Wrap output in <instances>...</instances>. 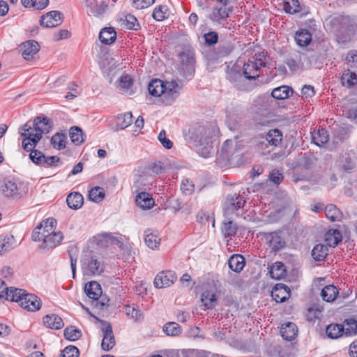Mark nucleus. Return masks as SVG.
Returning <instances> with one entry per match:
<instances>
[{
	"instance_id": "obj_29",
	"label": "nucleus",
	"mask_w": 357,
	"mask_h": 357,
	"mask_svg": "<svg viewBox=\"0 0 357 357\" xmlns=\"http://www.w3.org/2000/svg\"><path fill=\"white\" fill-rule=\"evenodd\" d=\"M295 40L298 45L301 47H306L312 40V35L307 30L301 29V31H296Z\"/></svg>"
},
{
	"instance_id": "obj_51",
	"label": "nucleus",
	"mask_w": 357,
	"mask_h": 357,
	"mask_svg": "<svg viewBox=\"0 0 357 357\" xmlns=\"http://www.w3.org/2000/svg\"><path fill=\"white\" fill-rule=\"evenodd\" d=\"M344 334L347 336L354 335L357 333V321L349 319L344 321Z\"/></svg>"
},
{
	"instance_id": "obj_62",
	"label": "nucleus",
	"mask_w": 357,
	"mask_h": 357,
	"mask_svg": "<svg viewBox=\"0 0 357 357\" xmlns=\"http://www.w3.org/2000/svg\"><path fill=\"white\" fill-rule=\"evenodd\" d=\"M79 355V349L75 346L70 345L61 351V357H78Z\"/></svg>"
},
{
	"instance_id": "obj_39",
	"label": "nucleus",
	"mask_w": 357,
	"mask_h": 357,
	"mask_svg": "<svg viewBox=\"0 0 357 357\" xmlns=\"http://www.w3.org/2000/svg\"><path fill=\"white\" fill-rule=\"evenodd\" d=\"M325 213L326 217L332 222L340 221L343 215L335 205L329 204L325 208Z\"/></svg>"
},
{
	"instance_id": "obj_28",
	"label": "nucleus",
	"mask_w": 357,
	"mask_h": 357,
	"mask_svg": "<svg viewBox=\"0 0 357 357\" xmlns=\"http://www.w3.org/2000/svg\"><path fill=\"white\" fill-rule=\"evenodd\" d=\"M165 82L155 79L150 82L148 90L151 95L155 97H160L163 91Z\"/></svg>"
},
{
	"instance_id": "obj_12",
	"label": "nucleus",
	"mask_w": 357,
	"mask_h": 357,
	"mask_svg": "<svg viewBox=\"0 0 357 357\" xmlns=\"http://www.w3.org/2000/svg\"><path fill=\"white\" fill-rule=\"evenodd\" d=\"M63 22V14L57 10H52L41 17L40 25L45 27H54Z\"/></svg>"
},
{
	"instance_id": "obj_19",
	"label": "nucleus",
	"mask_w": 357,
	"mask_h": 357,
	"mask_svg": "<svg viewBox=\"0 0 357 357\" xmlns=\"http://www.w3.org/2000/svg\"><path fill=\"white\" fill-rule=\"evenodd\" d=\"M282 337L288 341L294 340L298 333L296 325L292 322H287L282 325L280 328Z\"/></svg>"
},
{
	"instance_id": "obj_14",
	"label": "nucleus",
	"mask_w": 357,
	"mask_h": 357,
	"mask_svg": "<svg viewBox=\"0 0 357 357\" xmlns=\"http://www.w3.org/2000/svg\"><path fill=\"white\" fill-rule=\"evenodd\" d=\"M87 7V13L93 16L103 14L107 8V5L101 0H84Z\"/></svg>"
},
{
	"instance_id": "obj_55",
	"label": "nucleus",
	"mask_w": 357,
	"mask_h": 357,
	"mask_svg": "<svg viewBox=\"0 0 357 357\" xmlns=\"http://www.w3.org/2000/svg\"><path fill=\"white\" fill-rule=\"evenodd\" d=\"M29 151H31L29 158L34 164L37 165H43V160L45 158V155L43 152L35 149V148L29 150Z\"/></svg>"
},
{
	"instance_id": "obj_33",
	"label": "nucleus",
	"mask_w": 357,
	"mask_h": 357,
	"mask_svg": "<svg viewBox=\"0 0 357 357\" xmlns=\"http://www.w3.org/2000/svg\"><path fill=\"white\" fill-rule=\"evenodd\" d=\"M302 56L303 55L300 52H296L291 54L287 59L285 63L289 66V69L292 72L297 71L300 68L302 64Z\"/></svg>"
},
{
	"instance_id": "obj_50",
	"label": "nucleus",
	"mask_w": 357,
	"mask_h": 357,
	"mask_svg": "<svg viewBox=\"0 0 357 357\" xmlns=\"http://www.w3.org/2000/svg\"><path fill=\"white\" fill-rule=\"evenodd\" d=\"M63 335L66 340L75 341L81 337L82 332L75 326H71L65 328Z\"/></svg>"
},
{
	"instance_id": "obj_38",
	"label": "nucleus",
	"mask_w": 357,
	"mask_h": 357,
	"mask_svg": "<svg viewBox=\"0 0 357 357\" xmlns=\"http://www.w3.org/2000/svg\"><path fill=\"white\" fill-rule=\"evenodd\" d=\"M292 93L293 90L291 87L282 86L274 89L271 93V96L275 99L284 100L289 98Z\"/></svg>"
},
{
	"instance_id": "obj_48",
	"label": "nucleus",
	"mask_w": 357,
	"mask_h": 357,
	"mask_svg": "<svg viewBox=\"0 0 357 357\" xmlns=\"http://www.w3.org/2000/svg\"><path fill=\"white\" fill-rule=\"evenodd\" d=\"M66 136L64 134L56 133L51 138V144L54 149H63L66 147Z\"/></svg>"
},
{
	"instance_id": "obj_49",
	"label": "nucleus",
	"mask_w": 357,
	"mask_h": 357,
	"mask_svg": "<svg viewBox=\"0 0 357 357\" xmlns=\"http://www.w3.org/2000/svg\"><path fill=\"white\" fill-rule=\"evenodd\" d=\"M227 78L231 82H233L235 86L238 88H241V82L242 81L243 77L241 72L235 68H231L227 73Z\"/></svg>"
},
{
	"instance_id": "obj_15",
	"label": "nucleus",
	"mask_w": 357,
	"mask_h": 357,
	"mask_svg": "<svg viewBox=\"0 0 357 357\" xmlns=\"http://www.w3.org/2000/svg\"><path fill=\"white\" fill-rule=\"evenodd\" d=\"M271 296L277 303H282L290 296L289 288L284 284H277L271 291Z\"/></svg>"
},
{
	"instance_id": "obj_35",
	"label": "nucleus",
	"mask_w": 357,
	"mask_h": 357,
	"mask_svg": "<svg viewBox=\"0 0 357 357\" xmlns=\"http://www.w3.org/2000/svg\"><path fill=\"white\" fill-rule=\"evenodd\" d=\"M201 301L208 309L215 307L218 303L216 295L210 291H206L202 293Z\"/></svg>"
},
{
	"instance_id": "obj_8",
	"label": "nucleus",
	"mask_w": 357,
	"mask_h": 357,
	"mask_svg": "<svg viewBox=\"0 0 357 357\" xmlns=\"http://www.w3.org/2000/svg\"><path fill=\"white\" fill-rule=\"evenodd\" d=\"M82 271L84 275H100L103 272V266L95 257H91L88 261L85 259L83 261Z\"/></svg>"
},
{
	"instance_id": "obj_10",
	"label": "nucleus",
	"mask_w": 357,
	"mask_h": 357,
	"mask_svg": "<svg viewBox=\"0 0 357 357\" xmlns=\"http://www.w3.org/2000/svg\"><path fill=\"white\" fill-rule=\"evenodd\" d=\"M245 200L239 195H230L227 197L225 203V215L238 210L244 206Z\"/></svg>"
},
{
	"instance_id": "obj_1",
	"label": "nucleus",
	"mask_w": 357,
	"mask_h": 357,
	"mask_svg": "<svg viewBox=\"0 0 357 357\" xmlns=\"http://www.w3.org/2000/svg\"><path fill=\"white\" fill-rule=\"evenodd\" d=\"M56 221L54 218H47L37 225L31 235L33 241L41 242L39 248L43 250H52L61 243L63 236L61 231H55Z\"/></svg>"
},
{
	"instance_id": "obj_24",
	"label": "nucleus",
	"mask_w": 357,
	"mask_h": 357,
	"mask_svg": "<svg viewBox=\"0 0 357 357\" xmlns=\"http://www.w3.org/2000/svg\"><path fill=\"white\" fill-rule=\"evenodd\" d=\"M228 264L230 269L239 273L245 266V258L241 255H234L229 259Z\"/></svg>"
},
{
	"instance_id": "obj_4",
	"label": "nucleus",
	"mask_w": 357,
	"mask_h": 357,
	"mask_svg": "<svg viewBox=\"0 0 357 357\" xmlns=\"http://www.w3.org/2000/svg\"><path fill=\"white\" fill-rule=\"evenodd\" d=\"M13 291L11 301L18 303L22 308L31 312L38 311L40 308L41 301L36 295L28 294L22 289Z\"/></svg>"
},
{
	"instance_id": "obj_63",
	"label": "nucleus",
	"mask_w": 357,
	"mask_h": 357,
	"mask_svg": "<svg viewBox=\"0 0 357 357\" xmlns=\"http://www.w3.org/2000/svg\"><path fill=\"white\" fill-rule=\"evenodd\" d=\"M119 87L128 90L132 85L133 81L129 75H123L119 79Z\"/></svg>"
},
{
	"instance_id": "obj_46",
	"label": "nucleus",
	"mask_w": 357,
	"mask_h": 357,
	"mask_svg": "<svg viewBox=\"0 0 357 357\" xmlns=\"http://www.w3.org/2000/svg\"><path fill=\"white\" fill-rule=\"evenodd\" d=\"M105 190L100 187H94L89 192V198L90 200L96 203H99L105 197Z\"/></svg>"
},
{
	"instance_id": "obj_57",
	"label": "nucleus",
	"mask_w": 357,
	"mask_h": 357,
	"mask_svg": "<svg viewBox=\"0 0 357 357\" xmlns=\"http://www.w3.org/2000/svg\"><path fill=\"white\" fill-rule=\"evenodd\" d=\"M123 24L128 29L137 30L139 28L137 18L130 14L126 15Z\"/></svg>"
},
{
	"instance_id": "obj_5",
	"label": "nucleus",
	"mask_w": 357,
	"mask_h": 357,
	"mask_svg": "<svg viewBox=\"0 0 357 357\" xmlns=\"http://www.w3.org/2000/svg\"><path fill=\"white\" fill-rule=\"evenodd\" d=\"M255 60H249L243 65V75L248 80H255L261 73V68L265 67L266 61L262 59L264 56L262 54L257 55Z\"/></svg>"
},
{
	"instance_id": "obj_45",
	"label": "nucleus",
	"mask_w": 357,
	"mask_h": 357,
	"mask_svg": "<svg viewBox=\"0 0 357 357\" xmlns=\"http://www.w3.org/2000/svg\"><path fill=\"white\" fill-rule=\"evenodd\" d=\"M328 139L327 132L324 129L319 130L317 132H314L312 135V140L319 146L326 144Z\"/></svg>"
},
{
	"instance_id": "obj_9",
	"label": "nucleus",
	"mask_w": 357,
	"mask_h": 357,
	"mask_svg": "<svg viewBox=\"0 0 357 357\" xmlns=\"http://www.w3.org/2000/svg\"><path fill=\"white\" fill-rule=\"evenodd\" d=\"M176 279L177 277L174 271H162L155 276L154 285L156 288H165L173 284Z\"/></svg>"
},
{
	"instance_id": "obj_43",
	"label": "nucleus",
	"mask_w": 357,
	"mask_h": 357,
	"mask_svg": "<svg viewBox=\"0 0 357 357\" xmlns=\"http://www.w3.org/2000/svg\"><path fill=\"white\" fill-rule=\"evenodd\" d=\"M132 122V114L131 112L121 114L117 116L116 127L123 130L128 127Z\"/></svg>"
},
{
	"instance_id": "obj_58",
	"label": "nucleus",
	"mask_w": 357,
	"mask_h": 357,
	"mask_svg": "<svg viewBox=\"0 0 357 357\" xmlns=\"http://www.w3.org/2000/svg\"><path fill=\"white\" fill-rule=\"evenodd\" d=\"M234 50V46L230 43H225L220 45L217 50L216 54L218 58L227 56Z\"/></svg>"
},
{
	"instance_id": "obj_42",
	"label": "nucleus",
	"mask_w": 357,
	"mask_h": 357,
	"mask_svg": "<svg viewBox=\"0 0 357 357\" xmlns=\"http://www.w3.org/2000/svg\"><path fill=\"white\" fill-rule=\"evenodd\" d=\"M234 142L231 139H227L225 142L221 149V153L224 159L229 160L234 155L236 147Z\"/></svg>"
},
{
	"instance_id": "obj_47",
	"label": "nucleus",
	"mask_w": 357,
	"mask_h": 357,
	"mask_svg": "<svg viewBox=\"0 0 357 357\" xmlns=\"http://www.w3.org/2000/svg\"><path fill=\"white\" fill-rule=\"evenodd\" d=\"M69 135L73 143L79 145L84 142L83 132L81 128L73 126L70 129Z\"/></svg>"
},
{
	"instance_id": "obj_44",
	"label": "nucleus",
	"mask_w": 357,
	"mask_h": 357,
	"mask_svg": "<svg viewBox=\"0 0 357 357\" xmlns=\"http://www.w3.org/2000/svg\"><path fill=\"white\" fill-rule=\"evenodd\" d=\"M163 331L168 336H178L182 332L181 326L176 322H169L164 325Z\"/></svg>"
},
{
	"instance_id": "obj_34",
	"label": "nucleus",
	"mask_w": 357,
	"mask_h": 357,
	"mask_svg": "<svg viewBox=\"0 0 357 357\" xmlns=\"http://www.w3.org/2000/svg\"><path fill=\"white\" fill-rule=\"evenodd\" d=\"M344 326L338 324H331L326 327V333L329 338L337 339L344 334Z\"/></svg>"
},
{
	"instance_id": "obj_54",
	"label": "nucleus",
	"mask_w": 357,
	"mask_h": 357,
	"mask_svg": "<svg viewBox=\"0 0 357 357\" xmlns=\"http://www.w3.org/2000/svg\"><path fill=\"white\" fill-rule=\"evenodd\" d=\"M17 288L10 287L8 288L4 282L0 280V299L5 298L7 301H11L12 296L14 295V291Z\"/></svg>"
},
{
	"instance_id": "obj_61",
	"label": "nucleus",
	"mask_w": 357,
	"mask_h": 357,
	"mask_svg": "<svg viewBox=\"0 0 357 357\" xmlns=\"http://www.w3.org/2000/svg\"><path fill=\"white\" fill-rule=\"evenodd\" d=\"M153 183V178L149 173L144 174L142 176H140L139 179L135 182L137 186L144 185L145 188H149L150 185H152Z\"/></svg>"
},
{
	"instance_id": "obj_21",
	"label": "nucleus",
	"mask_w": 357,
	"mask_h": 357,
	"mask_svg": "<svg viewBox=\"0 0 357 357\" xmlns=\"http://www.w3.org/2000/svg\"><path fill=\"white\" fill-rule=\"evenodd\" d=\"M43 323L45 326L56 330L61 328L64 325L62 319L55 314L45 316L43 317Z\"/></svg>"
},
{
	"instance_id": "obj_32",
	"label": "nucleus",
	"mask_w": 357,
	"mask_h": 357,
	"mask_svg": "<svg viewBox=\"0 0 357 357\" xmlns=\"http://www.w3.org/2000/svg\"><path fill=\"white\" fill-rule=\"evenodd\" d=\"M328 248L327 245L319 243L312 250V257L315 261H323L328 255Z\"/></svg>"
},
{
	"instance_id": "obj_22",
	"label": "nucleus",
	"mask_w": 357,
	"mask_h": 357,
	"mask_svg": "<svg viewBox=\"0 0 357 357\" xmlns=\"http://www.w3.org/2000/svg\"><path fill=\"white\" fill-rule=\"evenodd\" d=\"M237 230V225L229 218L225 217L221 227V231L224 237L226 238L234 236Z\"/></svg>"
},
{
	"instance_id": "obj_30",
	"label": "nucleus",
	"mask_w": 357,
	"mask_h": 357,
	"mask_svg": "<svg viewBox=\"0 0 357 357\" xmlns=\"http://www.w3.org/2000/svg\"><path fill=\"white\" fill-rule=\"evenodd\" d=\"M282 132L279 129H272L267 132L266 139L270 145L278 146L282 142Z\"/></svg>"
},
{
	"instance_id": "obj_20",
	"label": "nucleus",
	"mask_w": 357,
	"mask_h": 357,
	"mask_svg": "<svg viewBox=\"0 0 357 357\" xmlns=\"http://www.w3.org/2000/svg\"><path fill=\"white\" fill-rule=\"evenodd\" d=\"M84 291L89 298L96 301L102 294V288L98 282L91 281L86 284Z\"/></svg>"
},
{
	"instance_id": "obj_60",
	"label": "nucleus",
	"mask_w": 357,
	"mask_h": 357,
	"mask_svg": "<svg viewBox=\"0 0 357 357\" xmlns=\"http://www.w3.org/2000/svg\"><path fill=\"white\" fill-rule=\"evenodd\" d=\"M167 8L165 6L156 7L153 12V17L157 21H162L166 17Z\"/></svg>"
},
{
	"instance_id": "obj_3",
	"label": "nucleus",
	"mask_w": 357,
	"mask_h": 357,
	"mask_svg": "<svg viewBox=\"0 0 357 357\" xmlns=\"http://www.w3.org/2000/svg\"><path fill=\"white\" fill-rule=\"evenodd\" d=\"M190 139L197 149L198 153L204 158L211 155L213 151V137L214 130L212 128L197 126L190 130Z\"/></svg>"
},
{
	"instance_id": "obj_59",
	"label": "nucleus",
	"mask_w": 357,
	"mask_h": 357,
	"mask_svg": "<svg viewBox=\"0 0 357 357\" xmlns=\"http://www.w3.org/2000/svg\"><path fill=\"white\" fill-rule=\"evenodd\" d=\"M124 310L125 313L128 316L130 317L131 318L134 319L136 321L139 320L142 318V314L140 313L138 307H135L134 305H126L124 307Z\"/></svg>"
},
{
	"instance_id": "obj_52",
	"label": "nucleus",
	"mask_w": 357,
	"mask_h": 357,
	"mask_svg": "<svg viewBox=\"0 0 357 357\" xmlns=\"http://www.w3.org/2000/svg\"><path fill=\"white\" fill-rule=\"evenodd\" d=\"M3 194L6 197H13L17 192V185L16 183L12 181H6L1 187Z\"/></svg>"
},
{
	"instance_id": "obj_41",
	"label": "nucleus",
	"mask_w": 357,
	"mask_h": 357,
	"mask_svg": "<svg viewBox=\"0 0 357 357\" xmlns=\"http://www.w3.org/2000/svg\"><path fill=\"white\" fill-rule=\"evenodd\" d=\"M144 242L146 245L151 248H157L160 243V238L156 234L151 231L150 229L145 231Z\"/></svg>"
},
{
	"instance_id": "obj_13",
	"label": "nucleus",
	"mask_w": 357,
	"mask_h": 357,
	"mask_svg": "<svg viewBox=\"0 0 357 357\" xmlns=\"http://www.w3.org/2000/svg\"><path fill=\"white\" fill-rule=\"evenodd\" d=\"M181 64L183 70H185L189 75L194 72L195 69V53L193 51L187 50L179 54Z\"/></svg>"
},
{
	"instance_id": "obj_64",
	"label": "nucleus",
	"mask_w": 357,
	"mask_h": 357,
	"mask_svg": "<svg viewBox=\"0 0 357 357\" xmlns=\"http://www.w3.org/2000/svg\"><path fill=\"white\" fill-rule=\"evenodd\" d=\"M341 167L343 171L350 172L356 167V163L351 157L346 156L342 162Z\"/></svg>"
},
{
	"instance_id": "obj_25",
	"label": "nucleus",
	"mask_w": 357,
	"mask_h": 357,
	"mask_svg": "<svg viewBox=\"0 0 357 357\" xmlns=\"http://www.w3.org/2000/svg\"><path fill=\"white\" fill-rule=\"evenodd\" d=\"M66 202L70 208L78 209L82 206L84 198L79 192H72L68 195Z\"/></svg>"
},
{
	"instance_id": "obj_53",
	"label": "nucleus",
	"mask_w": 357,
	"mask_h": 357,
	"mask_svg": "<svg viewBox=\"0 0 357 357\" xmlns=\"http://www.w3.org/2000/svg\"><path fill=\"white\" fill-rule=\"evenodd\" d=\"M283 8L286 13L290 14H294L301 10L298 0H285L284 1Z\"/></svg>"
},
{
	"instance_id": "obj_17",
	"label": "nucleus",
	"mask_w": 357,
	"mask_h": 357,
	"mask_svg": "<svg viewBox=\"0 0 357 357\" xmlns=\"http://www.w3.org/2000/svg\"><path fill=\"white\" fill-rule=\"evenodd\" d=\"M40 50L38 43L33 40H27L22 45V54L24 59L29 61Z\"/></svg>"
},
{
	"instance_id": "obj_7",
	"label": "nucleus",
	"mask_w": 357,
	"mask_h": 357,
	"mask_svg": "<svg viewBox=\"0 0 357 357\" xmlns=\"http://www.w3.org/2000/svg\"><path fill=\"white\" fill-rule=\"evenodd\" d=\"M261 235L273 252H278L285 247L286 242L278 232H264Z\"/></svg>"
},
{
	"instance_id": "obj_11",
	"label": "nucleus",
	"mask_w": 357,
	"mask_h": 357,
	"mask_svg": "<svg viewBox=\"0 0 357 357\" xmlns=\"http://www.w3.org/2000/svg\"><path fill=\"white\" fill-rule=\"evenodd\" d=\"M232 12V8L227 6H216L211 13L209 15V19L215 23L222 24L229 17V14Z\"/></svg>"
},
{
	"instance_id": "obj_18",
	"label": "nucleus",
	"mask_w": 357,
	"mask_h": 357,
	"mask_svg": "<svg viewBox=\"0 0 357 357\" xmlns=\"http://www.w3.org/2000/svg\"><path fill=\"white\" fill-rule=\"evenodd\" d=\"M135 203L141 208L147 210L153 206L154 200L148 192H141L136 196Z\"/></svg>"
},
{
	"instance_id": "obj_26",
	"label": "nucleus",
	"mask_w": 357,
	"mask_h": 357,
	"mask_svg": "<svg viewBox=\"0 0 357 357\" xmlns=\"http://www.w3.org/2000/svg\"><path fill=\"white\" fill-rule=\"evenodd\" d=\"M15 240L11 234H6L0 236V255L13 249L15 246Z\"/></svg>"
},
{
	"instance_id": "obj_37",
	"label": "nucleus",
	"mask_w": 357,
	"mask_h": 357,
	"mask_svg": "<svg viewBox=\"0 0 357 357\" xmlns=\"http://www.w3.org/2000/svg\"><path fill=\"white\" fill-rule=\"evenodd\" d=\"M338 294V290L333 285H327L323 288L321 296L326 302L333 301Z\"/></svg>"
},
{
	"instance_id": "obj_36",
	"label": "nucleus",
	"mask_w": 357,
	"mask_h": 357,
	"mask_svg": "<svg viewBox=\"0 0 357 357\" xmlns=\"http://www.w3.org/2000/svg\"><path fill=\"white\" fill-rule=\"evenodd\" d=\"M269 273L272 278L280 280L286 275L285 266L282 262H275L271 266Z\"/></svg>"
},
{
	"instance_id": "obj_40",
	"label": "nucleus",
	"mask_w": 357,
	"mask_h": 357,
	"mask_svg": "<svg viewBox=\"0 0 357 357\" xmlns=\"http://www.w3.org/2000/svg\"><path fill=\"white\" fill-rule=\"evenodd\" d=\"M98 242L100 245L108 247L109 245H118L120 241L117 237L111 233H102L98 237Z\"/></svg>"
},
{
	"instance_id": "obj_6",
	"label": "nucleus",
	"mask_w": 357,
	"mask_h": 357,
	"mask_svg": "<svg viewBox=\"0 0 357 357\" xmlns=\"http://www.w3.org/2000/svg\"><path fill=\"white\" fill-rule=\"evenodd\" d=\"M160 98L167 105H172L179 96V86L176 81L165 82Z\"/></svg>"
},
{
	"instance_id": "obj_27",
	"label": "nucleus",
	"mask_w": 357,
	"mask_h": 357,
	"mask_svg": "<svg viewBox=\"0 0 357 357\" xmlns=\"http://www.w3.org/2000/svg\"><path fill=\"white\" fill-rule=\"evenodd\" d=\"M356 28V24H351L348 25L345 32L343 31H340L339 34L337 35L338 41L342 43L350 42L355 34Z\"/></svg>"
},
{
	"instance_id": "obj_31",
	"label": "nucleus",
	"mask_w": 357,
	"mask_h": 357,
	"mask_svg": "<svg viewBox=\"0 0 357 357\" xmlns=\"http://www.w3.org/2000/svg\"><path fill=\"white\" fill-rule=\"evenodd\" d=\"M341 83L344 86L351 88L357 84V75L350 70L343 72L341 77Z\"/></svg>"
},
{
	"instance_id": "obj_2",
	"label": "nucleus",
	"mask_w": 357,
	"mask_h": 357,
	"mask_svg": "<svg viewBox=\"0 0 357 357\" xmlns=\"http://www.w3.org/2000/svg\"><path fill=\"white\" fill-rule=\"evenodd\" d=\"M52 121L47 117L37 116L33 123V130L28 123H25L21 128L23 132H20L21 136L24 137L22 147L25 151H29L35 148L38 142L41 139L43 133H48L52 128Z\"/></svg>"
},
{
	"instance_id": "obj_16",
	"label": "nucleus",
	"mask_w": 357,
	"mask_h": 357,
	"mask_svg": "<svg viewBox=\"0 0 357 357\" xmlns=\"http://www.w3.org/2000/svg\"><path fill=\"white\" fill-rule=\"evenodd\" d=\"M102 332L103 334V338L101 347L104 351H108L115 345V340L112 326L110 324H107L105 327L102 328Z\"/></svg>"
},
{
	"instance_id": "obj_56",
	"label": "nucleus",
	"mask_w": 357,
	"mask_h": 357,
	"mask_svg": "<svg viewBox=\"0 0 357 357\" xmlns=\"http://www.w3.org/2000/svg\"><path fill=\"white\" fill-rule=\"evenodd\" d=\"M341 241L342 235L337 230H334L333 234H328L326 237V241L331 247H335Z\"/></svg>"
},
{
	"instance_id": "obj_23",
	"label": "nucleus",
	"mask_w": 357,
	"mask_h": 357,
	"mask_svg": "<svg viewBox=\"0 0 357 357\" xmlns=\"http://www.w3.org/2000/svg\"><path fill=\"white\" fill-rule=\"evenodd\" d=\"M116 38V33L114 28L106 27L102 29L99 33L100 40L106 45L113 43Z\"/></svg>"
}]
</instances>
